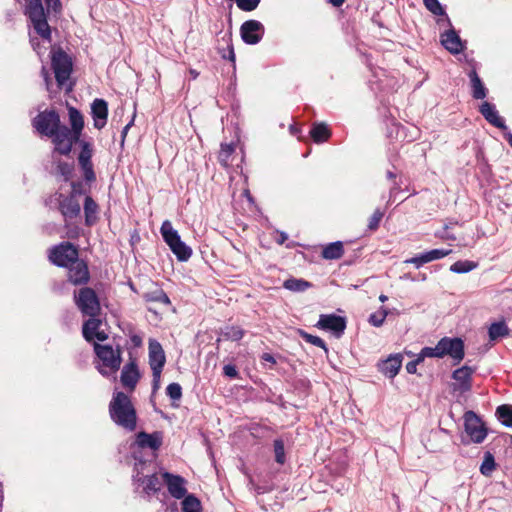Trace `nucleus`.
Wrapping results in <instances>:
<instances>
[{
    "mask_svg": "<svg viewBox=\"0 0 512 512\" xmlns=\"http://www.w3.org/2000/svg\"><path fill=\"white\" fill-rule=\"evenodd\" d=\"M70 127L62 123L63 143L65 156L71 153L77 155L76 160H91L94 151L93 138L84 134V117L74 106L67 103Z\"/></svg>",
    "mask_w": 512,
    "mask_h": 512,
    "instance_id": "1",
    "label": "nucleus"
},
{
    "mask_svg": "<svg viewBox=\"0 0 512 512\" xmlns=\"http://www.w3.org/2000/svg\"><path fill=\"white\" fill-rule=\"evenodd\" d=\"M51 67L55 75V87L46 67L42 66L41 69V75L50 97H56L58 91L61 90H64L67 95L70 94L76 84L75 81L71 79V74L73 72V62L71 57L62 48L52 50Z\"/></svg>",
    "mask_w": 512,
    "mask_h": 512,
    "instance_id": "2",
    "label": "nucleus"
},
{
    "mask_svg": "<svg viewBox=\"0 0 512 512\" xmlns=\"http://www.w3.org/2000/svg\"><path fill=\"white\" fill-rule=\"evenodd\" d=\"M47 8L45 9L42 0H25L24 14L29 19L35 32L45 41H52L51 27L48 24L50 12L60 13L62 4L60 0H44Z\"/></svg>",
    "mask_w": 512,
    "mask_h": 512,
    "instance_id": "3",
    "label": "nucleus"
},
{
    "mask_svg": "<svg viewBox=\"0 0 512 512\" xmlns=\"http://www.w3.org/2000/svg\"><path fill=\"white\" fill-rule=\"evenodd\" d=\"M33 127L43 136L51 139L54 151L65 156L63 136L61 135L62 122L59 113L54 109L39 112L32 120Z\"/></svg>",
    "mask_w": 512,
    "mask_h": 512,
    "instance_id": "4",
    "label": "nucleus"
},
{
    "mask_svg": "<svg viewBox=\"0 0 512 512\" xmlns=\"http://www.w3.org/2000/svg\"><path fill=\"white\" fill-rule=\"evenodd\" d=\"M109 416L119 427L133 432L137 428V412L124 392H116L109 403Z\"/></svg>",
    "mask_w": 512,
    "mask_h": 512,
    "instance_id": "5",
    "label": "nucleus"
},
{
    "mask_svg": "<svg viewBox=\"0 0 512 512\" xmlns=\"http://www.w3.org/2000/svg\"><path fill=\"white\" fill-rule=\"evenodd\" d=\"M73 299L83 316L98 317L101 312L100 299L96 291L88 286L74 291Z\"/></svg>",
    "mask_w": 512,
    "mask_h": 512,
    "instance_id": "6",
    "label": "nucleus"
},
{
    "mask_svg": "<svg viewBox=\"0 0 512 512\" xmlns=\"http://www.w3.org/2000/svg\"><path fill=\"white\" fill-rule=\"evenodd\" d=\"M77 258H79V249L69 241H63L48 250L49 262L60 268L73 265Z\"/></svg>",
    "mask_w": 512,
    "mask_h": 512,
    "instance_id": "7",
    "label": "nucleus"
},
{
    "mask_svg": "<svg viewBox=\"0 0 512 512\" xmlns=\"http://www.w3.org/2000/svg\"><path fill=\"white\" fill-rule=\"evenodd\" d=\"M165 243L175 254L179 261H187L192 255V249L180 238L178 232L173 228L169 220H165L160 228Z\"/></svg>",
    "mask_w": 512,
    "mask_h": 512,
    "instance_id": "8",
    "label": "nucleus"
},
{
    "mask_svg": "<svg viewBox=\"0 0 512 512\" xmlns=\"http://www.w3.org/2000/svg\"><path fill=\"white\" fill-rule=\"evenodd\" d=\"M148 359L152 370V389L153 392H156L160 388L161 373L166 363L164 349L156 339H149Z\"/></svg>",
    "mask_w": 512,
    "mask_h": 512,
    "instance_id": "9",
    "label": "nucleus"
},
{
    "mask_svg": "<svg viewBox=\"0 0 512 512\" xmlns=\"http://www.w3.org/2000/svg\"><path fill=\"white\" fill-rule=\"evenodd\" d=\"M94 350L102 362L103 368H100L99 372L103 376H108L110 373H116L119 370L122 363V350L119 346L115 350L110 345L95 343Z\"/></svg>",
    "mask_w": 512,
    "mask_h": 512,
    "instance_id": "10",
    "label": "nucleus"
},
{
    "mask_svg": "<svg viewBox=\"0 0 512 512\" xmlns=\"http://www.w3.org/2000/svg\"><path fill=\"white\" fill-rule=\"evenodd\" d=\"M464 428L470 440L474 443H482L487 437V428L481 418L473 411L465 412Z\"/></svg>",
    "mask_w": 512,
    "mask_h": 512,
    "instance_id": "11",
    "label": "nucleus"
},
{
    "mask_svg": "<svg viewBox=\"0 0 512 512\" xmlns=\"http://www.w3.org/2000/svg\"><path fill=\"white\" fill-rule=\"evenodd\" d=\"M438 342L442 358L450 356L456 364L460 363L464 359L465 346L461 338L443 337Z\"/></svg>",
    "mask_w": 512,
    "mask_h": 512,
    "instance_id": "12",
    "label": "nucleus"
},
{
    "mask_svg": "<svg viewBox=\"0 0 512 512\" xmlns=\"http://www.w3.org/2000/svg\"><path fill=\"white\" fill-rule=\"evenodd\" d=\"M67 280L74 286H86L90 281V271L84 259L77 258L73 265L66 267Z\"/></svg>",
    "mask_w": 512,
    "mask_h": 512,
    "instance_id": "13",
    "label": "nucleus"
},
{
    "mask_svg": "<svg viewBox=\"0 0 512 512\" xmlns=\"http://www.w3.org/2000/svg\"><path fill=\"white\" fill-rule=\"evenodd\" d=\"M265 34L264 25L254 19L247 20L240 27V35L244 43L248 45L258 44Z\"/></svg>",
    "mask_w": 512,
    "mask_h": 512,
    "instance_id": "14",
    "label": "nucleus"
},
{
    "mask_svg": "<svg viewBox=\"0 0 512 512\" xmlns=\"http://www.w3.org/2000/svg\"><path fill=\"white\" fill-rule=\"evenodd\" d=\"M475 369L464 365L452 373V378L455 382L452 384V390L464 394L472 389V375Z\"/></svg>",
    "mask_w": 512,
    "mask_h": 512,
    "instance_id": "15",
    "label": "nucleus"
},
{
    "mask_svg": "<svg viewBox=\"0 0 512 512\" xmlns=\"http://www.w3.org/2000/svg\"><path fill=\"white\" fill-rule=\"evenodd\" d=\"M163 482L167 486L169 494L175 499L185 498L187 495L186 480L176 474L170 472H163L161 474Z\"/></svg>",
    "mask_w": 512,
    "mask_h": 512,
    "instance_id": "16",
    "label": "nucleus"
},
{
    "mask_svg": "<svg viewBox=\"0 0 512 512\" xmlns=\"http://www.w3.org/2000/svg\"><path fill=\"white\" fill-rule=\"evenodd\" d=\"M316 326L322 330L332 331L339 337L346 329V319L335 314H323L320 315Z\"/></svg>",
    "mask_w": 512,
    "mask_h": 512,
    "instance_id": "17",
    "label": "nucleus"
},
{
    "mask_svg": "<svg viewBox=\"0 0 512 512\" xmlns=\"http://www.w3.org/2000/svg\"><path fill=\"white\" fill-rule=\"evenodd\" d=\"M449 27V30L443 32L440 35V42L447 51L453 55H457L464 51L466 48V43L462 41L452 25Z\"/></svg>",
    "mask_w": 512,
    "mask_h": 512,
    "instance_id": "18",
    "label": "nucleus"
},
{
    "mask_svg": "<svg viewBox=\"0 0 512 512\" xmlns=\"http://www.w3.org/2000/svg\"><path fill=\"white\" fill-rule=\"evenodd\" d=\"M91 116L94 128L103 129L108 119V102L102 98L94 99L91 103Z\"/></svg>",
    "mask_w": 512,
    "mask_h": 512,
    "instance_id": "19",
    "label": "nucleus"
},
{
    "mask_svg": "<svg viewBox=\"0 0 512 512\" xmlns=\"http://www.w3.org/2000/svg\"><path fill=\"white\" fill-rule=\"evenodd\" d=\"M479 112L484 119L494 127L503 131L508 129L505 120L499 115L495 104L484 101L479 106Z\"/></svg>",
    "mask_w": 512,
    "mask_h": 512,
    "instance_id": "20",
    "label": "nucleus"
},
{
    "mask_svg": "<svg viewBox=\"0 0 512 512\" xmlns=\"http://www.w3.org/2000/svg\"><path fill=\"white\" fill-rule=\"evenodd\" d=\"M140 379V373L137 367V364L134 360H131L127 364L124 365L121 372V383L124 387L128 388L130 391H133Z\"/></svg>",
    "mask_w": 512,
    "mask_h": 512,
    "instance_id": "21",
    "label": "nucleus"
},
{
    "mask_svg": "<svg viewBox=\"0 0 512 512\" xmlns=\"http://www.w3.org/2000/svg\"><path fill=\"white\" fill-rule=\"evenodd\" d=\"M162 441L163 438L161 432H154L149 434L141 431L136 434V444L142 449L150 448L156 451L161 447Z\"/></svg>",
    "mask_w": 512,
    "mask_h": 512,
    "instance_id": "22",
    "label": "nucleus"
},
{
    "mask_svg": "<svg viewBox=\"0 0 512 512\" xmlns=\"http://www.w3.org/2000/svg\"><path fill=\"white\" fill-rule=\"evenodd\" d=\"M402 366V356L400 354L391 355L386 360L378 364L379 371L389 378H394Z\"/></svg>",
    "mask_w": 512,
    "mask_h": 512,
    "instance_id": "23",
    "label": "nucleus"
},
{
    "mask_svg": "<svg viewBox=\"0 0 512 512\" xmlns=\"http://www.w3.org/2000/svg\"><path fill=\"white\" fill-rule=\"evenodd\" d=\"M134 481L144 484L143 491L147 495L156 494L161 490L162 482L156 473L149 476H141L139 472L133 476Z\"/></svg>",
    "mask_w": 512,
    "mask_h": 512,
    "instance_id": "24",
    "label": "nucleus"
},
{
    "mask_svg": "<svg viewBox=\"0 0 512 512\" xmlns=\"http://www.w3.org/2000/svg\"><path fill=\"white\" fill-rule=\"evenodd\" d=\"M468 77L470 79L472 97L477 100L486 98L488 95V89L485 87L477 71L475 69L470 70Z\"/></svg>",
    "mask_w": 512,
    "mask_h": 512,
    "instance_id": "25",
    "label": "nucleus"
},
{
    "mask_svg": "<svg viewBox=\"0 0 512 512\" xmlns=\"http://www.w3.org/2000/svg\"><path fill=\"white\" fill-rule=\"evenodd\" d=\"M59 209L65 219L76 218L81 212L80 204L78 200L73 196L64 198L59 204Z\"/></svg>",
    "mask_w": 512,
    "mask_h": 512,
    "instance_id": "26",
    "label": "nucleus"
},
{
    "mask_svg": "<svg viewBox=\"0 0 512 512\" xmlns=\"http://www.w3.org/2000/svg\"><path fill=\"white\" fill-rule=\"evenodd\" d=\"M344 255V245L336 241L325 245L321 251V257L325 260H338Z\"/></svg>",
    "mask_w": 512,
    "mask_h": 512,
    "instance_id": "27",
    "label": "nucleus"
},
{
    "mask_svg": "<svg viewBox=\"0 0 512 512\" xmlns=\"http://www.w3.org/2000/svg\"><path fill=\"white\" fill-rule=\"evenodd\" d=\"M142 298L146 303H160L165 306L171 305V301L165 291L158 286L153 290L143 293Z\"/></svg>",
    "mask_w": 512,
    "mask_h": 512,
    "instance_id": "28",
    "label": "nucleus"
},
{
    "mask_svg": "<svg viewBox=\"0 0 512 512\" xmlns=\"http://www.w3.org/2000/svg\"><path fill=\"white\" fill-rule=\"evenodd\" d=\"M99 206L91 196H86L84 201L85 224L93 226L97 220Z\"/></svg>",
    "mask_w": 512,
    "mask_h": 512,
    "instance_id": "29",
    "label": "nucleus"
},
{
    "mask_svg": "<svg viewBox=\"0 0 512 512\" xmlns=\"http://www.w3.org/2000/svg\"><path fill=\"white\" fill-rule=\"evenodd\" d=\"M309 135L315 143H322L329 139L331 132L325 123H314L309 130Z\"/></svg>",
    "mask_w": 512,
    "mask_h": 512,
    "instance_id": "30",
    "label": "nucleus"
},
{
    "mask_svg": "<svg viewBox=\"0 0 512 512\" xmlns=\"http://www.w3.org/2000/svg\"><path fill=\"white\" fill-rule=\"evenodd\" d=\"M510 329L504 320L492 323L488 328L489 340L491 342L508 336Z\"/></svg>",
    "mask_w": 512,
    "mask_h": 512,
    "instance_id": "31",
    "label": "nucleus"
},
{
    "mask_svg": "<svg viewBox=\"0 0 512 512\" xmlns=\"http://www.w3.org/2000/svg\"><path fill=\"white\" fill-rule=\"evenodd\" d=\"M423 3L428 11L436 16H444L445 19H439L438 23L440 24L442 21H445L448 26H451V21L443 5L439 2V0H423Z\"/></svg>",
    "mask_w": 512,
    "mask_h": 512,
    "instance_id": "32",
    "label": "nucleus"
},
{
    "mask_svg": "<svg viewBox=\"0 0 512 512\" xmlns=\"http://www.w3.org/2000/svg\"><path fill=\"white\" fill-rule=\"evenodd\" d=\"M101 324L102 321L97 317H89V319L83 323L82 333L86 341H92V335L99 330Z\"/></svg>",
    "mask_w": 512,
    "mask_h": 512,
    "instance_id": "33",
    "label": "nucleus"
},
{
    "mask_svg": "<svg viewBox=\"0 0 512 512\" xmlns=\"http://www.w3.org/2000/svg\"><path fill=\"white\" fill-rule=\"evenodd\" d=\"M497 469L494 455L490 451L484 453L483 461L480 465V473L485 477H490Z\"/></svg>",
    "mask_w": 512,
    "mask_h": 512,
    "instance_id": "34",
    "label": "nucleus"
},
{
    "mask_svg": "<svg viewBox=\"0 0 512 512\" xmlns=\"http://www.w3.org/2000/svg\"><path fill=\"white\" fill-rule=\"evenodd\" d=\"M283 287L293 292H302L312 287V283L304 279L289 278L284 281Z\"/></svg>",
    "mask_w": 512,
    "mask_h": 512,
    "instance_id": "35",
    "label": "nucleus"
},
{
    "mask_svg": "<svg viewBox=\"0 0 512 512\" xmlns=\"http://www.w3.org/2000/svg\"><path fill=\"white\" fill-rule=\"evenodd\" d=\"M496 415L503 425L512 427V405L503 404L497 407Z\"/></svg>",
    "mask_w": 512,
    "mask_h": 512,
    "instance_id": "36",
    "label": "nucleus"
},
{
    "mask_svg": "<svg viewBox=\"0 0 512 512\" xmlns=\"http://www.w3.org/2000/svg\"><path fill=\"white\" fill-rule=\"evenodd\" d=\"M182 511L183 512H202V506L200 500L190 494L183 498L182 501Z\"/></svg>",
    "mask_w": 512,
    "mask_h": 512,
    "instance_id": "37",
    "label": "nucleus"
},
{
    "mask_svg": "<svg viewBox=\"0 0 512 512\" xmlns=\"http://www.w3.org/2000/svg\"><path fill=\"white\" fill-rule=\"evenodd\" d=\"M478 263L470 260H459L450 266V270L454 273H468L477 268Z\"/></svg>",
    "mask_w": 512,
    "mask_h": 512,
    "instance_id": "38",
    "label": "nucleus"
},
{
    "mask_svg": "<svg viewBox=\"0 0 512 512\" xmlns=\"http://www.w3.org/2000/svg\"><path fill=\"white\" fill-rule=\"evenodd\" d=\"M245 331L239 326H228L223 331L222 335L225 339L231 341H239L243 338Z\"/></svg>",
    "mask_w": 512,
    "mask_h": 512,
    "instance_id": "39",
    "label": "nucleus"
},
{
    "mask_svg": "<svg viewBox=\"0 0 512 512\" xmlns=\"http://www.w3.org/2000/svg\"><path fill=\"white\" fill-rule=\"evenodd\" d=\"M222 39L227 42L228 53L226 54L224 49L219 50V52L221 53V57L223 59H227L230 62H232L233 67L235 68V61H236L235 58L236 57H235V52H234V48H233V44H232L231 34H225Z\"/></svg>",
    "mask_w": 512,
    "mask_h": 512,
    "instance_id": "40",
    "label": "nucleus"
},
{
    "mask_svg": "<svg viewBox=\"0 0 512 512\" xmlns=\"http://www.w3.org/2000/svg\"><path fill=\"white\" fill-rule=\"evenodd\" d=\"M275 461L283 465L286 461L284 441L282 439H275L273 442Z\"/></svg>",
    "mask_w": 512,
    "mask_h": 512,
    "instance_id": "41",
    "label": "nucleus"
},
{
    "mask_svg": "<svg viewBox=\"0 0 512 512\" xmlns=\"http://www.w3.org/2000/svg\"><path fill=\"white\" fill-rule=\"evenodd\" d=\"M387 315H388L387 309H385L384 307H381V309L379 311L370 315L369 323L375 327H380L384 323Z\"/></svg>",
    "mask_w": 512,
    "mask_h": 512,
    "instance_id": "42",
    "label": "nucleus"
},
{
    "mask_svg": "<svg viewBox=\"0 0 512 512\" xmlns=\"http://www.w3.org/2000/svg\"><path fill=\"white\" fill-rule=\"evenodd\" d=\"M300 335L306 342H308L312 345H315L317 347H320L324 350H327L326 343L322 338H320L318 336H314L312 334H309L305 331H300Z\"/></svg>",
    "mask_w": 512,
    "mask_h": 512,
    "instance_id": "43",
    "label": "nucleus"
},
{
    "mask_svg": "<svg viewBox=\"0 0 512 512\" xmlns=\"http://www.w3.org/2000/svg\"><path fill=\"white\" fill-rule=\"evenodd\" d=\"M166 394L174 401H179L182 398V387L179 383H170L166 387Z\"/></svg>",
    "mask_w": 512,
    "mask_h": 512,
    "instance_id": "44",
    "label": "nucleus"
},
{
    "mask_svg": "<svg viewBox=\"0 0 512 512\" xmlns=\"http://www.w3.org/2000/svg\"><path fill=\"white\" fill-rule=\"evenodd\" d=\"M237 143H238V141L237 142L231 141L230 143H222L221 149L219 152V160H226L227 158H229L235 151Z\"/></svg>",
    "mask_w": 512,
    "mask_h": 512,
    "instance_id": "45",
    "label": "nucleus"
},
{
    "mask_svg": "<svg viewBox=\"0 0 512 512\" xmlns=\"http://www.w3.org/2000/svg\"><path fill=\"white\" fill-rule=\"evenodd\" d=\"M235 1L237 4V7L240 10L245 11V12H250V11L255 10L259 6L261 0H235Z\"/></svg>",
    "mask_w": 512,
    "mask_h": 512,
    "instance_id": "46",
    "label": "nucleus"
},
{
    "mask_svg": "<svg viewBox=\"0 0 512 512\" xmlns=\"http://www.w3.org/2000/svg\"><path fill=\"white\" fill-rule=\"evenodd\" d=\"M82 166V171L84 175V179L87 182H93L96 179L93 162H80Z\"/></svg>",
    "mask_w": 512,
    "mask_h": 512,
    "instance_id": "47",
    "label": "nucleus"
},
{
    "mask_svg": "<svg viewBox=\"0 0 512 512\" xmlns=\"http://www.w3.org/2000/svg\"><path fill=\"white\" fill-rule=\"evenodd\" d=\"M450 252H451V250L433 249V250L427 251L425 253H426L428 262H431V261L442 259V258L446 257L447 255L450 254Z\"/></svg>",
    "mask_w": 512,
    "mask_h": 512,
    "instance_id": "48",
    "label": "nucleus"
},
{
    "mask_svg": "<svg viewBox=\"0 0 512 512\" xmlns=\"http://www.w3.org/2000/svg\"><path fill=\"white\" fill-rule=\"evenodd\" d=\"M419 357H421L422 360L424 359V357L442 358L440 354L439 342L436 344L435 347H424L421 350Z\"/></svg>",
    "mask_w": 512,
    "mask_h": 512,
    "instance_id": "49",
    "label": "nucleus"
},
{
    "mask_svg": "<svg viewBox=\"0 0 512 512\" xmlns=\"http://www.w3.org/2000/svg\"><path fill=\"white\" fill-rule=\"evenodd\" d=\"M382 218H383V213L379 209L375 210L374 213L369 218L368 228L371 231L377 230Z\"/></svg>",
    "mask_w": 512,
    "mask_h": 512,
    "instance_id": "50",
    "label": "nucleus"
},
{
    "mask_svg": "<svg viewBox=\"0 0 512 512\" xmlns=\"http://www.w3.org/2000/svg\"><path fill=\"white\" fill-rule=\"evenodd\" d=\"M405 263L413 264L416 266V268H419L423 264L428 263V259H427L426 253H423L421 255H418V256H415V257L405 260Z\"/></svg>",
    "mask_w": 512,
    "mask_h": 512,
    "instance_id": "51",
    "label": "nucleus"
},
{
    "mask_svg": "<svg viewBox=\"0 0 512 512\" xmlns=\"http://www.w3.org/2000/svg\"><path fill=\"white\" fill-rule=\"evenodd\" d=\"M65 227L67 228L66 235L69 239H78L81 234V228L77 225H69L66 224Z\"/></svg>",
    "mask_w": 512,
    "mask_h": 512,
    "instance_id": "52",
    "label": "nucleus"
},
{
    "mask_svg": "<svg viewBox=\"0 0 512 512\" xmlns=\"http://www.w3.org/2000/svg\"><path fill=\"white\" fill-rule=\"evenodd\" d=\"M223 373L225 376H227L231 379L239 378V372H238L236 366L231 365V364H227L223 367Z\"/></svg>",
    "mask_w": 512,
    "mask_h": 512,
    "instance_id": "53",
    "label": "nucleus"
},
{
    "mask_svg": "<svg viewBox=\"0 0 512 512\" xmlns=\"http://www.w3.org/2000/svg\"><path fill=\"white\" fill-rule=\"evenodd\" d=\"M71 186H72V191H71L70 196L76 197V195H82V194L86 193L83 183L80 181L72 182Z\"/></svg>",
    "mask_w": 512,
    "mask_h": 512,
    "instance_id": "54",
    "label": "nucleus"
},
{
    "mask_svg": "<svg viewBox=\"0 0 512 512\" xmlns=\"http://www.w3.org/2000/svg\"><path fill=\"white\" fill-rule=\"evenodd\" d=\"M422 361L421 357H418L416 360L410 361L406 365V370L409 374L416 373L417 365Z\"/></svg>",
    "mask_w": 512,
    "mask_h": 512,
    "instance_id": "55",
    "label": "nucleus"
},
{
    "mask_svg": "<svg viewBox=\"0 0 512 512\" xmlns=\"http://www.w3.org/2000/svg\"><path fill=\"white\" fill-rule=\"evenodd\" d=\"M289 131L291 135L296 136L298 138L301 137V128L297 124H291L289 127Z\"/></svg>",
    "mask_w": 512,
    "mask_h": 512,
    "instance_id": "56",
    "label": "nucleus"
},
{
    "mask_svg": "<svg viewBox=\"0 0 512 512\" xmlns=\"http://www.w3.org/2000/svg\"><path fill=\"white\" fill-rule=\"evenodd\" d=\"M130 340L135 347H140L142 345V337L140 335L133 334L130 336Z\"/></svg>",
    "mask_w": 512,
    "mask_h": 512,
    "instance_id": "57",
    "label": "nucleus"
},
{
    "mask_svg": "<svg viewBox=\"0 0 512 512\" xmlns=\"http://www.w3.org/2000/svg\"><path fill=\"white\" fill-rule=\"evenodd\" d=\"M97 339L98 341H105L108 338V335L104 331L98 330L96 333L92 335V340Z\"/></svg>",
    "mask_w": 512,
    "mask_h": 512,
    "instance_id": "58",
    "label": "nucleus"
},
{
    "mask_svg": "<svg viewBox=\"0 0 512 512\" xmlns=\"http://www.w3.org/2000/svg\"><path fill=\"white\" fill-rule=\"evenodd\" d=\"M261 360L264 361V362H269L272 365L276 364V360H275L274 356L272 354H270V353H263L261 355Z\"/></svg>",
    "mask_w": 512,
    "mask_h": 512,
    "instance_id": "59",
    "label": "nucleus"
},
{
    "mask_svg": "<svg viewBox=\"0 0 512 512\" xmlns=\"http://www.w3.org/2000/svg\"><path fill=\"white\" fill-rule=\"evenodd\" d=\"M30 43H31V46H32L33 50L38 51V49L40 48L39 40L37 38L31 37L30 38Z\"/></svg>",
    "mask_w": 512,
    "mask_h": 512,
    "instance_id": "60",
    "label": "nucleus"
},
{
    "mask_svg": "<svg viewBox=\"0 0 512 512\" xmlns=\"http://www.w3.org/2000/svg\"><path fill=\"white\" fill-rule=\"evenodd\" d=\"M133 125V120H131L128 124H126L124 126V128L122 129V132H121V136H122V140L125 138L128 130L130 129V127Z\"/></svg>",
    "mask_w": 512,
    "mask_h": 512,
    "instance_id": "61",
    "label": "nucleus"
},
{
    "mask_svg": "<svg viewBox=\"0 0 512 512\" xmlns=\"http://www.w3.org/2000/svg\"><path fill=\"white\" fill-rule=\"evenodd\" d=\"M327 2L332 4L334 7H340L345 2V0H327Z\"/></svg>",
    "mask_w": 512,
    "mask_h": 512,
    "instance_id": "62",
    "label": "nucleus"
},
{
    "mask_svg": "<svg viewBox=\"0 0 512 512\" xmlns=\"http://www.w3.org/2000/svg\"><path fill=\"white\" fill-rule=\"evenodd\" d=\"M505 139L507 140L509 145L512 147V133L511 132H508L505 134Z\"/></svg>",
    "mask_w": 512,
    "mask_h": 512,
    "instance_id": "63",
    "label": "nucleus"
},
{
    "mask_svg": "<svg viewBox=\"0 0 512 512\" xmlns=\"http://www.w3.org/2000/svg\"><path fill=\"white\" fill-rule=\"evenodd\" d=\"M413 148L416 150V152H419V151L423 152L424 151V147H423L422 144H416V145L413 146Z\"/></svg>",
    "mask_w": 512,
    "mask_h": 512,
    "instance_id": "64",
    "label": "nucleus"
}]
</instances>
